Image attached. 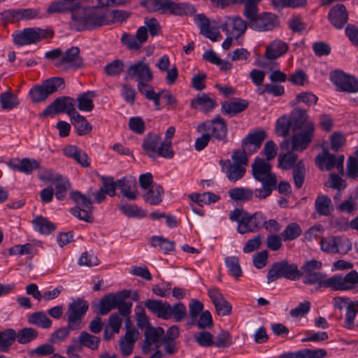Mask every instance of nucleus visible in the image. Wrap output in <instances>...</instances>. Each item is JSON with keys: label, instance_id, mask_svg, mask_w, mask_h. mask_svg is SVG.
Listing matches in <instances>:
<instances>
[{"label": "nucleus", "instance_id": "f257e3e1", "mask_svg": "<svg viewBox=\"0 0 358 358\" xmlns=\"http://www.w3.org/2000/svg\"><path fill=\"white\" fill-rule=\"evenodd\" d=\"M105 17L101 8H78L71 13V26L77 31L92 29L103 25Z\"/></svg>", "mask_w": 358, "mask_h": 358}, {"label": "nucleus", "instance_id": "f03ea898", "mask_svg": "<svg viewBox=\"0 0 358 358\" xmlns=\"http://www.w3.org/2000/svg\"><path fill=\"white\" fill-rule=\"evenodd\" d=\"M294 124L301 131L292 136L291 145L292 150L302 152L307 148L314 137L315 126L313 122L308 120L306 110L297 109Z\"/></svg>", "mask_w": 358, "mask_h": 358}, {"label": "nucleus", "instance_id": "7ed1b4c3", "mask_svg": "<svg viewBox=\"0 0 358 358\" xmlns=\"http://www.w3.org/2000/svg\"><path fill=\"white\" fill-rule=\"evenodd\" d=\"M140 5L150 13L170 14L175 15H188L195 13L193 6L186 3H177L173 0H143Z\"/></svg>", "mask_w": 358, "mask_h": 358}, {"label": "nucleus", "instance_id": "20e7f679", "mask_svg": "<svg viewBox=\"0 0 358 358\" xmlns=\"http://www.w3.org/2000/svg\"><path fill=\"white\" fill-rule=\"evenodd\" d=\"M161 136L156 134H148L144 138L142 147L146 154L152 159L158 156L172 158L174 152L171 148V142H161Z\"/></svg>", "mask_w": 358, "mask_h": 358}, {"label": "nucleus", "instance_id": "39448f33", "mask_svg": "<svg viewBox=\"0 0 358 358\" xmlns=\"http://www.w3.org/2000/svg\"><path fill=\"white\" fill-rule=\"evenodd\" d=\"M88 308V302L81 298L73 299L69 303L65 315L69 327L71 330H78L83 327L81 320L86 314Z\"/></svg>", "mask_w": 358, "mask_h": 358}, {"label": "nucleus", "instance_id": "423d86ee", "mask_svg": "<svg viewBox=\"0 0 358 358\" xmlns=\"http://www.w3.org/2000/svg\"><path fill=\"white\" fill-rule=\"evenodd\" d=\"M302 275L303 273L298 269L296 264L281 262L274 264L269 269L267 274V282L271 283L280 278L297 280Z\"/></svg>", "mask_w": 358, "mask_h": 358}, {"label": "nucleus", "instance_id": "0eeeda50", "mask_svg": "<svg viewBox=\"0 0 358 358\" xmlns=\"http://www.w3.org/2000/svg\"><path fill=\"white\" fill-rule=\"evenodd\" d=\"M70 196L76 204L75 207L71 208V214L79 220L92 222L94 207L91 200L78 191L71 192Z\"/></svg>", "mask_w": 358, "mask_h": 358}, {"label": "nucleus", "instance_id": "6e6552de", "mask_svg": "<svg viewBox=\"0 0 358 358\" xmlns=\"http://www.w3.org/2000/svg\"><path fill=\"white\" fill-rule=\"evenodd\" d=\"M53 31L50 29L27 28L22 31L13 34V41L18 45L37 43L43 39L51 38Z\"/></svg>", "mask_w": 358, "mask_h": 358}, {"label": "nucleus", "instance_id": "1a4fd4ad", "mask_svg": "<svg viewBox=\"0 0 358 358\" xmlns=\"http://www.w3.org/2000/svg\"><path fill=\"white\" fill-rule=\"evenodd\" d=\"M196 130L199 133L206 132L210 134L217 141H225L227 135V126L224 120L220 115L215 116L213 120L199 124Z\"/></svg>", "mask_w": 358, "mask_h": 358}, {"label": "nucleus", "instance_id": "9d476101", "mask_svg": "<svg viewBox=\"0 0 358 358\" xmlns=\"http://www.w3.org/2000/svg\"><path fill=\"white\" fill-rule=\"evenodd\" d=\"M332 304L335 308L341 310L345 306L346 313L344 327L348 329L354 328V321L358 313V301H350V298L336 296L332 299Z\"/></svg>", "mask_w": 358, "mask_h": 358}, {"label": "nucleus", "instance_id": "9b49d317", "mask_svg": "<svg viewBox=\"0 0 358 358\" xmlns=\"http://www.w3.org/2000/svg\"><path fill=\"white\" fill-rule=\"evenodd\" d=\"M58 113H65L70 118L78 113L76 110L74 99L69 96L55 99L45 108L41 116L47 117Z\"/></svg>", "mask_w": 358, "mask_h": 358}, {"label": "nucleus", "instance_id": "f8f14e48", "mask_svg": "<svg viewBox=\"0 0 358 358\" xmlns=\"http://www.w3.org/2000/svg\"><path fill=\"white\" fill-rule=\"evenodd\" d=\"M127 76L131 78H136L137 87L148 83L153 79L150 65L145 59L130 65L127 69Z\"/></svg>", "mask_w": 358, "mask_h": 358}, {"label": "nucleus", "instance_id": "ddd939ff", "mask_svg": "<svg viewBox=\"0 0 358 358\" xmlns=\"http://www.w3.org/2000/svg\"><path fill=\"white\" fill-rule=\"evenodd\" d=\"M271 167L268 161L257 157L252 164V176L258 181L277 184V178L271 172Z\"/></svg>", "mask_w": 358, "mask_h": 358}, {"label": "nucleus", "instance_id": "4468645a", "mask_svg": "<svg viewBox=\"0 0 358 358\" xmlns=\"http://www.w3.org/2000/svg\"><path fill=\"white\" fill-rule=\"evenodd\" d=\"M164 330L162 327L148 326L144 332L145 341L142 346L144 355L150 353L153 350H160V343L164 338Z\"/></svg>", "mask_w": 358, "mask_h": 358}, {"label": "nucleus", "instance_id": "2eb2a0df", "mask_svg": "<svg viewBox=\"0 0 358 358\" xmlns=\"http://www.w3.org/2000/svg\"><path fill=\"white\" fill-rule=\"evenodd\" d=\"M55 65L65 71L81 68L83 62L82 57L80 56L79 48L72 47L67 50L60 59L55 62Z\"/></svg>", "mask_w": 358, "mask_h": 358}, {"label": "nucleus", "instance_id": "dca6fc26", "mask_svg": "<svg viewBox=\"0 0 358 358\" xmlns=\"http://www.w3.org/2000/svg\"><path fill=\"white\" fill-rule=\"evenodd\" d=\"M130 291L124 290L117 294L110 293L104 296L99 302V313L102 315L117 308L124 300L130 296Z\"/></svg>", "mask_w": 358, "mask_h": 358}, {"label": "nucleus", "instance_id": "f3484780", "mask_svg": "<svg viewBox=\"0 0 358 358\" xmlns=\"http://www.w3.org/2000/svg\"><path fill=\"white\" fill-rule=\"evenodd\" d=\"M248 24L239 16H227L221 28L227 36L238 38L245 32Z\"/></svg>", "mask_w": 358, "mask_h": 358}, {"label": "nucleus", "instance_id": "a211bd4d", "mask_svg": "<svg viewBox=\"0 0 358 358\" xmlns=\"http://www.w3.org/2000/svg\"><path fill=\"white\" fill-rule=\"evenodd\" d=\"M331 288L334 290H352L358 288V273L352 270L345 276L335 275L331 277Z\"/></svg>", "mask_w": 358, "mask_h": 358}, {"label": "nucleus", "instance_id": "6ab92c4d", "mask_svg": "<svg viewBox=\"0 0 358 358\" xmlns=\"http://www.w3.org/2000/svg\"><path fill=\"white\" fill-rule=\"evenodd\" d=\"M344 156L336 158L334 155L324 150L315 158V164L322 171H329L336 167L339 172H343Z\"/></svg>", "mask_w": 358, "mask_h": 358}, {"label": "nucleus", "instance_id": "aec40b11", "mask_svg": "<svg viewBox=\"0 0 358 358\" xmlns=\"http://www.w3.org/2000/svg\"><path fill=\"white\" fill-rule=\"evenodd\" d=\"M331 80L337 87L338 90L348 93L358 92V80L340 72L331 74Z\"/></svg>", "mask_w": 358, "mask_h": 358}, {"label": "nucleus", "instance_id": "412c9836", "mask_svg": "<svg viewBox=\"0 0 358 358\" xmlns=\"http://www.w3.org/2000/svg\"><path fill=\"white\" fill-rule=\"evenodd\" d=\"M265 222V216L261 212H256L252 215H250L248 212L242 224H238V231L244 234L248 232H256Z\"/></svg>", "mask_w": 358, "mask_h": 358}, {"label": "nucleus", "instance_id": "4be33fe9", "mask_svg": "<svg viewBox=\"0 0 358 358\" xmlns=\"http://www.w3.org/2000/svg\"><path fill=\"white\" fill-rule=\"evenodd\" d=\"M194 22L200 29V33L212 41H220L222 38L219 27L212 26L209 20L203 14L196 15Z\"/></svg>", "mask_w": 358, "mask_h": 358}, {"label": "nucleus", "instance_id": "5701e85b", "mask_svg": "<svg viewBox=\"0 0 358 358\" xmlns=\"http://www.w3.org/2000/svg\"><path fill=\"white\" fill-rule=\"evenodd\" d=\"M148 39V31L145 27H140L135 36L124 33L121 36V42L128 49L139 50Z\"/></svg>", "mask_w": 358, "mask_h": 358}, {"label": "nucleus", "instance_id": "b1692460", "mask_svg": "<svg viewBox=\"0 0 358 358\" xmlns=\"http://www.w3.org/2000/svg\"><path fill=\"white\" fill-rule=\"evenodd\" d=\"M278 24V17L275 14L264 12L259 13L250 28L257 31H267L273 30Z\"/></svg>", "mask_w": 358, "mask_h": 358}, {"label": "nucleus", "instance_id": "393cba45", "mask_svg": "<svg viewBox=\"0 0 358 358\" xmlns=\"http://www.w3.org/2000/svg\"><path fill=\"white\" fill-rule=\"evenodd\" d=\"M7 165L13 170L25 174H31L34 170L40 168L38 160L31 158H13L7 162Z\"/></svg>", "mask_w": 358, "mask_h": 358}, {"label": "nucleus", "instance_id": "a878e982", "mask_svg": "<svg viewBox=\"0 0 358 358\" xmlns=\"http://www.w3.org/2000/svg\"><path fill=\"white\" fill-rule=\"evenodd\" d=\"M266 138V134L264 131H259L249 134L242 141V147L248 154L251 155L257 151Z\"/></svg>", "mask_w": 358, "mask_h": 358}, {"label": "nucleus", "instance_id": "bb28decb", "mask_svg": "<svg viewBox=\"0 0 358 358\" xmlns=\"http://www.w3.org/2000/svg\"><path fill=\"white\" fill-rule=\"evenodd\" d=\"M348 19L345 7L342 4L335 5L329 13V20L332 25L337 29H341Z\"/></svg>", "mask_w": 358, "mask_h": 358}, {"label": "nucleus", "instance_id": "cd10ccee", "mask_svg": "<svg viewBox=\"0 0 358 358\" xmlns=\"http://www.w3.org/2000/svg\"><path fill=\"white\" fill-rule=\"evenodd\" d=\"M145 306L157 317L168 320L171 317V305L159 300L148 299Z\"/></svg>", "mask_w": 358, "mask_h": 358}, {"label": "nucleus", "instance_id": "c85d7f7f", "mask_svg": "<svg viewBox=\"0 0 358 358\" xmlns=\"http://www.w3.org/2000/svg\"><path fill=\"white\" fill-rule=\"evenodd\" d=\"M117 187L120 189L122 195L129 200H136L138 190L136 187V180L134 178H122L116 182Z\"/></svg>", "mask_w": 358, "mask_h": 358}, {"label": "nucleus", "instance_id": "c756f323", "mask_svg": "<svg viewBox=\"0 0 358 358\" xmlns=\"http://www.w3.org/2000/svg\"><path fill=\"white\" fill-rule=\"evenodd\" d=\"M79 0H58L53 1L48 8L50 14L73 12L77 8Z\"/></svg>", "mask_w": 358, "mask_h": 358}, {"label": "nucleus", "instance_id": "7c9ffc66", "mask_svg": "<svg viewBox=\"0 0 358 358\" xmlns=\"http://www.w3.org/2000/svg\"><path fill=\"white\" fill-rule=\"evenodd\" d=\"M222 164V169L226 173L227 178L231 182H236L241 179L245 173V168L243 165L232 164L229 160H227Z\"/></svg>", "mask_w": 358, "mask_h": 358}, {"label": "nucleus", "instance_id": "2f4dec72", "mask_svg": "<svg viewBox=\"0 0 358 358\" xmlns=\"http://www.w3.org/2000/svg\"><path fill=\"white\" fill-rule=\"evenodd\" d=\"M138 332L135 329L127 330L124 336L120 338L119 345L120 351L124 356H128L132 353L134 344L138 338Z\"/></svg>", "mask_w": 358, "mask_h": 358}, {"label": "nucleus", "instance_id": "473e14b6", "mask_svg": "<svg viewBox=\"0 0 358 358\" xmlns=\"http://www.w3.org/2000/svg\"><path fill=\"white\" fill-rule=\"evenodd\" d=\"M215 106V101L206 94H198L190 103L192 108L199 109L205 113L213 110Z\"/></svg>", "mask_w": 358, "mask_h": 358}, {"label": "nucleus", "instance_id": "72a5a7b5", "mask_svg": "<svg viewBox=\"0 0 358 358\" xmlns=\"http://www.w3.org/2000/svg\"><path fill=\"white\" fill-rule=\"evenodd\" d=\"M248 107V101L244 99H234L225 101L222 105V112L229 116L241 113Z\"/></svg>", "mask_w": 358, "mask_h": 358}, {"label": "nucleus", "instance_id": "f704fd0d", "mask_svg": "<svg viewBox=\"0 0 358 358\" xmlns=\"http://www.w3.org/2000/svg\"><path fill=\"white\" fill-rule=\"evenodd\" d=\"M63 153L68 157L73 159L83 167L90 165L87 154L75 145H68L63 149Z\"/></svg>", "mask_w": 358, "mask_h": 358}, {"label": "nucleus", "instance_id": "c9c22d12", "mask_svg": "<svg viewBox=\"0 0 358 358\" xmlns=\"http://www.w3.org/2000/svg\"><path fill=\"white\" fill-rule=\"evenodd\" d=\"M73 341H77V345L80 347L81 350H83V347H85L92 350H97L101 342L99 337L92 335L85 331H82L77 340Z\"/></svg>", "mask_w": 358, "mask_h": 358}, {"label": "nucleus", "instance_id": "e433bc0d", "mask_svg": "<svg viewBox=\"0 0 358 358\" xmlns=\"http://www.w3.org/2000/svg\"><path fill=\"white\" fill-rule=\"evenodd\" d=\"M287 50L288 45L286 43L275 40L267 47L265 55L268 59H273L284 55Z\"/></svg>", "mask_w": 358, "mask_h": 358}, {"label": "nucleus", "instance_id": "4c0bfd02", "mask_svg": "<svg viewBox=\"0 0 358 358\" xmlns=\"http://www.w3.org/2000/svg\"><path fill=\"white\" fill-rule=\"evenodd\" d=\"M164 194L163 188L157 185H152L150 189L143 194L144 200L151 205H158L162 201Z\"/></svg>", "mask_w": 358, "mask_h": 358}, {"label": "nucleus", "instance_id": "58836bf2", "mask_svg": "<svg viewBox=\"0 0 358 358\" xmlns=\"http://www.w3.org/2000/svg\"><path fill=\"white\" fill-rule=\"evenodd\" d=\"M228 193L232 200L243 203L251 201L254 196V191L246 187H234Z\"/></svg>", "mask_w": 358, "mask_h": 358}, {"label": "nucleus", "instance_id": "ea45409f", "mask_svg": "<svg viewBox=\"0 0 358 358\" xmlns=\"http://www.w3.org/2000/svg\"><path fill=\"white\" fill-rule=\"evenodd\" d=\"M303 282L308 285L317 284L319 287H330L331 285V277L325 278L324 275L321 272H314L306 274Z\"/></svg>", "mask_w": 358, "mask_h": 358}, {"label": "nucleus", "instance_id": "a19ab883", "mask_svg": "<svg viewBox=\"0 0 358 358\" xmlns=\"http://www.w3.org/2000/svg\"><path fill=\"white\" fill-rule=\"evenodd\" d=\"M315 209L320 215L327 216L334 210L331 200L326 195H319L315 202Z\"/></svg>", "mask_w": 358, "mask_h": 358}, {"label": "nucleus", "instance_id": "79ce46f5", "mask_svg": "<svg viewBox=\"0 0 358 358\" xmlns=\"http://www.w3.org/2000/svg\"><path fill=\"white\" fill-rule=\"evenodd\" d=\"M27 321L30 324L47 329L52 325V320L43 311L35 312L29 315Z\"/></svg>", "mask_w": 358, "mask_h": 358}, {"label": "nucleus", "instance_id": "37998d69", "mask_svg": "<svg viewBox=\"0 0 358 358\" xmlns=\"http://www.w3.org/2000/svg\"><path fill=\"white\" fill-rule=\"evenodd\" d=\"M71 120L72 124L76 128L78 134L80 136L86 135L92 129V126L87 122L86 118L78 113L71 117Z\"/></svg>", "mask_w": 358, "mask_h": 358}, {"label": "nucleus", "instance_id": "c03bdc74", "mask_svg": "<svg viewBox=\"0 0 358 358\" xmlns=\"http://www.w3.org/2000/svg\"><path fill=\"white\" fill-rule=\"evenodd\" d=\"M16 340L20 344L24 345L29 343L36 339L38 336V331L31 327H25L17 332L15 331Z\"/></svg>", "mask_w": 358, "mask_h": 358}, {"label": "nucleus", "instance_id": "a18cd8bd", "mask_svg": "<svg viewBox=\"0 0 358 358\" xmlns=\"http://www.w3.org/2000/svg\"><path fill=\"white\" fill-rule=\"evenodd\" d=\"M260 0H247L245 2V8L243 10V15L248 20V24L250 27L252 22L255 21V19L259 16L258 8L257 3Z\"/></svg>", "mask_w": 358, "mask_h": 358}, {"label": "nucleus", "instance_id": "49530a36", "mask_svg": "<svg viewBox=\"0 0 358 358\" xmlns=\"http://www.w3.org/2000/svg\"><path fill=\"white\" fill-rule=\"evenodd\" d=\"M95 94L93 92L81 94L78 96V108L81 111L89 112L94 108L93 98Z\"/></svg>", "mask_w": 358, "mask_h": 358}, {"label": "nucleus", "instance_id": "de8ad7c7", "mask_svg": "<svg viewBox=\"0 0 358 358\" xmlns=\"http://www.w3.org/2000/svg\"><path fill=\"white\" fill-rule=\"evenodd\" d=\"M302 233L299 224L292 222L287 224L283 231L280 234L283 241H290L297 238Z\"/></svg>", "mask_w": 358, "mask_h": 358}, {"label": "nucleus", "instance_id": "09e8293b", "mask_svg": "<svg viewBox=\"0 0 358 358\" xmlns=\"http://www.w3.org/2000/svg\"><path fill=\"white\" fill-rule=\"evenodd\" d=\"M16 340L15 331L13 329H7L0 331V348L6 352Z\"/></svg>", "mask_w": 358, "mask_h": 358}, {"label": "nucleus", "instance_id": "8fccbe9b", "mask_svg": "<svg viewBox=\"0 0 358 358\" xmlns=\"http://www.w3.org/2000/svg\"><path fill=\"white\" fill-rule=\"evenodd\" d=\"M119 209L129 217L142 218L146 215V212L136 205L122 203L119 206Z\"/></svg>", "mask_w": 358, "mask_h": 358}, {"label": "nucleus", "instance_id": "3c124183", "mask_svg": "<svg viewBox=\"0 0 358 358\" xmlns=\"http://www.w3.org/2000/svg\"><path fill=\"white\" fill-rule=\"evenodd\" d=\"M225 264L230 275L238 280L243 274L238 258L234 256L228 257L225 259Z\"/></svg>", "mask_w": 358, "mask_h": 358}, {"label": "nucleus", "instance_id": "603ef678", "mask_svg": "<svg viewBox=\"0 0 358 358\" xmlns=\"http://www.w3.org/2000/svg\"><path fill=\"white\" fill-rule=\"evenodd\" d=\"M34 228L41 234H49L55 230V225L47 218L38 216L33 221Z\"/></svg>", "mask_w": 358, "mask_h": 358}, {"label": "nucleus", "instance_id": "864d4df0", "mask_svg": "<svg viewBox=\"0 0 358 358\" xmlns=\"http://www.w3.org/2000/svg\"><path fill=\"white\" fill-rule=\"evenodd\" d=\"M297 159V155L289 151L285 154H280L278 156V166L284 170L292 169Z\"/></svg>", "mask_w": 358, "mask_h": 358}, {"label": "nucleus", "instance_id": "5fc2aeb1", "mask_svg": "<svg viewBox=\"0 0 358 358\" xmlns=\"http://www.w3.org/2000/svg\"><path fill=\"white\" fill-rule=\"evenodd\" d=\"M0 102L2 108L8 110L17 107L19 104V100L17 96L10 92H6L1 94Z\"/></svg>", "mask_w": 358, "mask_h": 358}, {"label": "nucleus", "instance_id": "6e6d98bb", "mask_svg": "<svg viewBox=\"0 0 358 358\" xmlns=\"http://www.w3.org/2000/svg\"><path fill=\"white\" fill-rule=\"evenodd\" d=\"M124 64L120 59H115L104 67V73L110 77L119 76L124 70Z\"/></svg>", "mask_w": 358, "mask_h": 358}, {"label": "nucleus", "instance_id": "4d7b16f0", "mask_svg": "<svg viewBox=\"0 0 358 358\" xmlns=\"http://www.w3.org/2000/svg\"><path fill=\"white\" fill-rule=\"evenodd\" d=\"M296 117V114H294V117H292V121L286 116L280 117L276 122L275 129L278 135L280 136H286L289 134V128L292 122L294 123V118Z\"/></svg>", "mask_w": 358, "mask_h": 358}, {"label": "nucleus", "instance_id": "13d9d810", "mask_svg": "<svg viewBox=\"0 0 358 358\" xmlns=\"http://www.w3.org/2000/svg\"><path fill=\"white\" fill-rule=\"evenodd\" d=\"M55 184L56 198L59 201L64 200L66 196L67 190L70 188L69 180L62 176Z\"/></svg>", "mask_w": 358, "mask_h": 358}, {"label": "nucleus", "instance_id": "bf43d9fd", "mask_svg": "<svg viewBox=\"0 0 358 358\" xmlns=\"http://www.w3.org/2000/svg\"><path fill=\"white\" fill-rule=\"evenodd\" d=\"M150 244L152 247L159 246L160 250L164 252H168L173 250L174 242L169 241L162 236H153L150 239Z\"/></svg>", "mask_w": 358, "mask_h": 358}, {"label": "nucleus", "instance_id": "052dcab7", "mask_svg": "<svg viewBox=\"0 0 358 358\" xmlns=\"http://www.w3.org/2000/svg\"><path fill=\"white\" fill-rule=\"evenodd\" d=\"M49 95L53 94L60 88L64 87V80L59 77H55L45 80L43 83Z\"/></svg>", "mask_w": 358, "mask_h": 358}, {"label": "nucleus", "instance_id": "680f3d73", "mask_svg": "<svg viewBox=\"0 0 358 358\" xmlns=\"http://www.w3.org/2000/svg\"><path fill=\"white\" fill-rule=\"evenodd\" d=\"M336 254L345 255L352 249L350 241L344 236H335Z\"/></svg>", "mask_w": 358, "mask_h": 358}, {"label": "nucleus", "instance_id": "e2e57ef3", "mask_svg": "<svg viewBox=\"0 0 358 358\" xmlns=\"http://www.w3.org/2000/svg\"><path fill=\"white\" fill-rule=\"evenodd\" d=\"M194 340L202 347H210L214 345L213 336L207 331H202L194 335Z\"/></svg>", "mask_w": 358, "mask_h": 358}, {"label": "nucleus", "instance_id": "0e129e2a", "mask_svg": "<svg viewBox=\"0 0 358 358\" xmlns=\"http://www.w3.org/2000/svg\"><path fill=\"white\" fill-rule=\"evenodd\" d=\"M55 348L50 343L38 346L29 352V355L34 357H45L54 354Z\"/></svg>", "mask_w": 358, "mask_h": 358}, {"label": "nucleus", "instance_id": "69168bd1", "mask_svg": "<svg viewBox=\"0 0 358 358\" xmlns=\"http://www.w3.org/2000/svg\"><path fill=\"white\" fill-rule=\"evenodd\" d=\"M31 100L34 102H41L45 101L49 96L45 87L42 84L41 85L36 86L33 87L30 92Z\"/></svg>", "mask_w": 358, "mask_h": 358}, {"label": "nucleus", "instance_id": "338daca9", "mask_svg": "<svg viewBox=\"0 0 358 358\" xmlns=\"http://www.w3.org/2000/svg\"><path fill=\"white\" fill-rule=\"evenodd\" d=\"M294 181L297 188H301L304 182L305 166L302 161L299 162L294 169Z\"/></svg>", "mask_w": 358, "mask_h": 358}, {"label": "nucleus", "instance_id": "774afa93", "mask_svg": "<svg viewBox=\"0 0 358 358\" xmlns=\"http://www.w3.org/2000/svg\"><path fill=\"white\" fill-rule=\"evenodd\" d=\"M335 236L323 237L320 241L322 251L329 254H336Z\"/></svg>", "mask_w": 358, "mask_h": 358}]
</instances>
